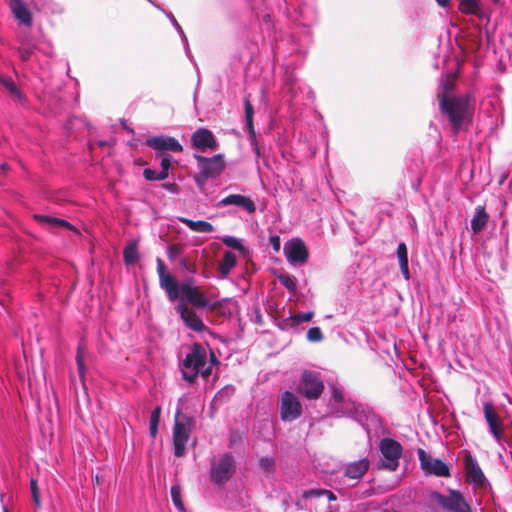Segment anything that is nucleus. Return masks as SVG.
<instances>
[{
    "label": "nucleus",
    "mask_w": 512,
    "mask_h": 512,
    "mask_svg": "<svg viewBox=\"0 0 512 512\" xmlns=\"http://www.w3.org/2000/svg\"><path fill=\"white\" fill-rule=\"evenodd\" d=\"M161 407L157 406L153 409L149 420V431L152 438H155L158 433V425L160 421Z\"/></svg>",
    "instance_id": "c756f323"
},
{
    "label": "nucleus",
    "mask_w": 512,
    "mask_h": 512,
    "mask_svg": "<svg viewBox=\"0 0 512 512\" xmlns=\"http://www.w3.org/2000/svg\"><path fill=\"white\" fill-rule=\"evenodd\" d=\"M252 145L254 146L253 149H254L256 155L259 157L260 156V149H259L258 145L256 143L255 144L252 143Z\"/></svg>",
    "instance_id": "603ef678"
},
{
    "label": "nucleus",
    "mask_w": 512,
    "mask_h": 512,
    "mask_svg": "<svg viewBox=\"0 0 512 512\" xmlns=\"http://www.w3.org/2000/svg\"><path fill=\"white\" fill-rule=\"evenodd\" d=\"M324 388V380L320 372L304 370L300 375L296 390L308 400H317L322 395Z\"/></svg>",
    "instance_id": "423d86ee"
},
{
    "label": "nucleus",
    "mask_w": 512,
    "mask_h": 512,
    "mask_svg": "<svg viewBox=\"0 0 512 512\" xmlns=\"http://www.w3.org/2000/svg\"><path fill=\"white\" fill-rule=\"evenodd\" d=\"M381 512H396L394 510H389V509H382Z\"/></svg>",
    "instance_id": "5fc2aeb1"
},
{
    "label": "nucleus",
    "mask_w": 512,
    "mask_h": 512,
    "mask_svg": "<svg viewBox=\"0 0 512 512\" xmlns=\"http://www.w3.org/2000/svg\"><path fill=\"white\" fill-rule=\"evenodd\" d=\"M280 283L290 291L296 290L295 278L289 275H283L279 277Z\"/></svg>",
    "instance_id": "ea45409f"
},
{
    "label": "nucleus",
    "mask_w": 512,
    "mask_h": 512,
    "mask_svg": "<svg viewBox=\"0 0 512 512\" xmlns=\"http://www.w3.org/2000/svg\"><path fill=\"white\" fill-rule=\"evenodd\" d=\"M2 84L13 94H16L19 96V92L17 90V87L15 83L11 79H2Z\"/></svg>",
    "instance_id": "a18cd8bd"
},
{
    "label": "nucleus",
    "mask_w": 512,
    "mask_h": 512,
    "mask_svg": "<svg viewBox=\"0 0 512 512\" xmlns=\"http://www.w3.org/2000/svg\"><path fill=\"white\" fill-rule=\"evenodd\" d=\"M440 108L450 121L455 133L459 131L469 113V100L467 97H441Z\"/></svg>",
    "instance_id": "20e7f679"
},
{
    "label": "nucleus",
    "mask_w": 512,
    "mask_h": 512,
    "mask_svg": "<svg viewBox=\"0 0 512 512\" xmlns=\"http://www.w3.org/2000/svg\"><path fill=\"white\" fill-rule=\"evenodd\" d=\"M279 411L284 422H292L301 416L302 404L293 392L285 391L280 396Z\"/></svg>",
    "instance_id": "f8f14e48"
},
{
    "label": "nucleus",
    "mask_w": 512,
    "mask_h": 512,
    "mask_svg": "<svg viewBox=\"0 0 512 512\" xmlns=\"http://www.w3.org/2000/svg\"><path fill=\"white\" fill-rule=\"evenodd\" d=\"M489 220V215L485 210L484 206H477L475 208V213L471 219V229L474 234L480 233L484 227L487 225Z\"/></svg>",
    "instance_id": "5701e85b"
},
{
    "label": "nucleus",
    "mask_w": 512,
    "mask_h": 512,
    "mask_svg": "<svg viewBox=\"0 0 512 512\" xmlns=\"http://www.w3.org/2000/svg\"><path fill=\"white\" fill-rule=\"evenodd\" d=\"M431 498L449 512H472L470 505L458 490L451 489L447 496L434 491Z\"/></svg>",
    "instance_id": "9d476101"
},
{
    "label": "nucleus",
    "mask_w": 512,
    "mask_h": 512,
    "mask_svg": "<svg viewBox=\"0 0 512 512\" xmlns=\"http://www.w3.org/2000/svg\"><path fill=\"white\" fill-rule=\"evenodd\" d=\"M230 205L240 207L249 214H254L256 212V204L254 200L241 194H230L219 201V206L225 207Z\"/></svg>",
    "instance_id": "6ab92c4d"
},
{
    "label": "nucleus",
    "mask_w": 512,
    "mask_h": 512,
    "mask_svg": "<svg viewBox=\"0 0 512 512\" xmlns=\"http://www.w3.org/2000/svg\"><path fill=\"white\" fill-rule=\"evenodd\" d=\"M123 258L126 264H134L138 260V251L135 244H131L124 249Z\"/></svg>",
    "instance_id": "2f4dec72"
},
{
    "label": "nucleus",
    "mask_w": 512,
    "mask_h": 512,
    "mask_svg": "<svg viewBox=\"0 0 512 512\" xmlns=\"http://www.w3.org/2000/svg\"><path fill=\"white\" fill-rule=\"evenodd\" d=\"M1 167H2V170H7V168H8L6 164H3Z\"/></svg>",
    "instance_id": "4d7b16f0"
},
{
    "label": "nucleus",
    "mask_w": 512,
    "mask_h": 512,
    "mask_svg": "<svg viewBox=\"0 0 512 512\" xmlns=\"http://www.w3.org/2000/svg\"><path fill=\"white\" fill-rule=\"evenodd\" d=\"M478 8V0H459V9L463 13L475 14Z\"/></svg>",
    "instance_id": "7c9ffc66"
},
{
    "label": "nucleus",
    "mask_w": 512,
    "mask_h": 512,
    "mask_svg": "<svg viewBox=\"0 0 512 512\" xmlns=\"http://www.w3.org/2000/svg\"><path fill=\"white\" fill-rule=\"evenodd\" d=\"M401 272L406 280L410 278L408 262L400 263Z\"/></svg>",
    "instance_id": "de8ad7c7"
},
{
    "label": "nucleus",
    "mask_w": 512,
    "mask_h": 512,
    "mask_svg": "<svg viewBox=\"0 0 512 512\" xmlns=\"http://www.w3.org/2000/svg\"><path fill=\"white\" fill-rule=\"evenodd\" d=\"M197 161L198 174L195 176V183L203 191L206 180L219 177L225 170L226 164L223 154H215L212 157H205L198 153L193 154Z\"/></svg>",
    "instance_id": "7ed1b4c3"
},
{
    "label": "nucleus",
    "mask_w": 512,
    "mask_h": 512,
    "mask_svg": "<svg viewBox=\"0 0 512 512\" xmlns=\"http://www.w3.org/2000/svg\"><path fill=\"white\" fill-rule=\"evenodd\" d=\"M493 2H498L499 0H492Z\"/></svg>",
    "instance_id": "bf43d9fd"
},
{
    "label": "nucleus",
    "mask_w": 512,
    "mask_h": 512,
    "mask_svg": "<svg viewBox=\"0 0 512 512\" xmlns=\"http://www.w3.org/2000/svg\"><path fill=\"white\" fill-rule=\"evenodd\" d=\"M179 414L177 411L173 427V451L176 457H183L191 434L192 420L188 417L179 419Z\"/></svg>",
    "instance_id": "6e6552de"
},
{
    "label": "nucleus",
    "mask_w": 512,
    "mask_h": 512,
    "mask_svg": "<svg viewBox=\"0 0 512 512\" xmlns=\"http://www.w3.org/2000/svg\"><path fill=\"white\" fill-rule=\"evenodd\" d=\"M163 188L173 194H177L179 192V186L176 183H165L163 184Z\"/></svg>",
    "instance_id": "49530a36"
},
{
    "label": "nucleus",
    "mask_w": 512,
    "mask_h": 512,
    "mask_svg": "<svg viewBox=\"0 0 512 512\" xmlns=\"http://www.w3.org/2000/svg\"><path fill=\"white\" fill-rule=\"evenodd\" d=\"M146 145L154 149L158 155L165 154V151L180 153L183 150L181 143L174 137L160 135L146 139Z\"/></svg>",
    "instance_id": "f3484780"
},
{
    "label": "nucleus",
    "mask_w": 512,
    "mask_h": 512,
    "mask_svg": "<svg viewBox=\"0 0 512 512\" xmlns=\"http://www.w3.org/2000/svg\"><path fill=\"white\" fill-rule=\"evenodd\" d=\"M284 255L287 261L293 266H302L309 257V251L301 238H292L284 245Z\"/></svg>",
    "instance_id": "4468645a"
},
{
    "label": "nucleus",
    "mask_w": 512,
    "mask_h": 512,
    "mask_svg": "<svg viewBox=\"0 0 512 512\" xmlns=\"http://www.w3.org/2000/svg\"><path fill=\"white\" fill-rule=\"evenodd\" d=\"M171 497H172V501H173V504L175 505V507L180 512H184L185 508H184V504L181 499V488L179 485H173L171 487Z\"/></svg>",
    "instance_id": "473e14b6"
},
{
    "label": "nucleus",
    "mask_w": 512,
    "mask_h": 512,
    "mask_svg": "<svg viewBox=\"0 0 512 512\" xmlns=\"http://www.w3.org/2000/svg\"><path fill=\"white\" fill-rule=\"evenodd\" d=\"M3 512H8V509L4 507V510H3Z\"/></svg>",
    "instance_id": "13d9d810"
},
{
    "label": "nucleus",
    "mask_w": 512,
    "mask_h": 512,
    "mask_svg": "<svg viewBox=\"0 0 512 512\" xmlns=\"http://www.w3.org/2000/svg\"><path fill=\"white\" fill-rule=\"evenodd\" d=\"M30 489L35 506L40 507V492L38 489L37 481L35 479L30 480Z\"/></svg>",
    "instance_id": "58836bf2"
},
{
    "label": "nucleus",
    "mask_w": 512,
    "mask_h": 512,
    "mask_svg": "<svg viewBox=\"0 0 512 512\" xmlns=\"http://www.w3.org/2000/svg\"><path fill=\"white\" fill-rule=\"evenodd\" d=\"M85 351H86L85 344L83 342H80L77 347L76 364H77L79 376L82 381H84V378H85V363H84Z\"/></svg>",
    "instance_id": "cd10ccee"
},
{
    "label": "nucleus",
    "mask_w": 512,
    "mask_h": 512,
    "mask_svg": "<svg viewBox=\"0 0 512 512\" xmlns=\"http://www.w3.org/2000/svg\"><path fill=\"white\" fill-rule=\"evenodd\" d=\"M237 464L231 453L214 456L210 460V479L214 484L227 483L236 473Z\"/></svg>",
    "instance_id": "39448f33"
},
{
    "label": "nucleus",
    "mask_w": 512,
    "mask_h": 512,
    "mask_svg": "<svg viewBox=\"0 0 512 512\" xmlns=\"http://www.w3.org/2000/svg\"><path fill=\"white\" fill-rule=\"evenodd\" d=\"M321 496H326L329 501H335L337 499L336 495L332 491L327 489H310L304 491L302 494V497L304 499Z\"/></svg>",
    "instance_id": "c85d7f7f"
},
{
    "label": "nucleus",
    "mask_w": 512,
    "mask_h": 512,
    "mask_svg": "<svg viewBox=\"0 0 512 512\" xmlns=\"http://www.w3.org/2000/svg\"><path fill=\"white\" fill-rule=\"evenodd\" d=\"M180 292L181 296L196 308L215 310L221 306L220 301H211L209 297L201 293L198 286L192 285L190 282L180 284Z\"/></svg>",
    "instance_id": "1a4fd4ad"
},
{
    "label": "nucleus",
    "mask_w": 512,
    "mask_h": 512,
    "mask_svg": "<svg viewBox=\"0 0 512 512\" xmlns=\"http://www.w3.org/2000/svg\"><path fill=\"white\" fill-rule=\"evenodd\" d=\"M259 465L264 472L270 473L275 470V460L272 456H263L259 460Z\"/></svg>",
    "instance_id": "f704fd0d"
},
{
    "label": "nucleus",
    "mask_w": 512,
    "mask_h": 512,
    "mask_svg": "<svg viewBox=\"0 0 512 512\" xmlns=\"http://www.w3.org/2000/svg\"><path fill=\"white\" fill-rule=\"evenodd\" d=\"M159 285L166 292L169 300L175 301L180 295V285L176 279L166 272V266L161 258L156 259Z\"/></svg>",
    "instance_id": "2eb2a0df"
},
{
    "label": "nucleus",
    "mask_w": 512,
    "mask_h": 512,
    "mask_svg": "<svg viewBox=\"0 0 512 512\" xmlns=\"http://www.w3.org/2000/svg\"><path fill=\"white\" fill-rule=\"evenodd\" d=\"M179 221L186 225L191 231L197 233H211L214 227L210 222L204 220H192L186 217H179Z\"/></svg>",
    "instance_id": "b1692460"
},
{
    "label": "nucleus",
    "mask_w": 512,
    "mask_h": 512,
    "mask_svg": "<svg viewBox=\"0 0 512 512\" xmlns=\"http://www.w3.org/2000/svg\"><path fill=\"white\" fill-rule=\"evenodd\" d=\"M464 468L468 480L474 485H482L486 478L482 469L480 468L477 460L471 455L467 454L464 457Z\"/></svg>",
    "instance_id": "aec40b11"
},
{
    "label": "nucleus",
    "mask_w": 512,
    "mask_h": 512,
    "mask_svg": "<svg viewBox=\"0 0 512 512\" xmlns=\"http://www.w3.org/2000/svg\"><path fill=\"white\" fill-rule=\"evenodd\" d=\"M313 312H305V313H298L292 316V321L294 324H300L302 322H308L312 319Z\"/></svg>",
    "instance_id": "37998d69"
},
{
    "label": "nucleus",
    "mask_w": 512,
    "mask_h": 512,
    "mask_svg": "<svg viewBox=\"0 0 512 512\" xmlns=\"http://www.w3.org/2000/svg\"><path fill=\"white\" fill-rule=\"evenodd\" d=\"M193 149L202 153L213 152L218 149V141L214 134L207 128H198L191 136Z\"/></svg>",
    "instance_id": "dca6fc26"
},
{
    "label": "nucleus",
    "mask_w": 512,
    "mask_h": 512,
    "mask_svg": "<svg viewBox=\"0 0 512 512\" xmlns=\"http://www.w3.org/2000/svg\"><path fill=\"white\" fill-rule=\"evenodd\" d=\"M327 512H338V510L337 509H332L331 507H329Z\"/></svg>",
    "instance_id": "864d4df0"
},
{
    "label": "nucleus",
    "mask_w": 512,
    "mask_h": 512,
    "mask_svg": "<svg viewBox=\"0 0 512 512\" xmlns=\"http://www.w3.org/2000/svg\"><path fill=\"white\" fill-rule=\"evenodd\" d=\"M99 144H100L101 146H104V145H107V142H106V141H100V142H99Z\"/></svg>",
    "instance_id": "6e6d98bb"
},
{
    "label": "nucleus",
    "mask_w": 512,
    "mask_h": 512,
    "mask_svg": "<svg viewBox=\"0 0 512 512\" xmlns=\"http://www.w3.org/2000/svg\"><path fill=\"white\" fill-rule=\"evenodd\" d=\"M322 332L319 327H311L307 332V339L310 342H319L322 340Z\"/></svg>",
    "instance_id": "a19ab883"
},
{
    "label": "nucleus",
    "mask_w": 512,
    "mask_h": 512,
    "mask_svg": "<svg viewBox=\"0 0 512 512\" xmlns=\"http://www.w3.org/2000/svg\"><path fill=\"white\" fill-rule=\"evenodd\" d=\"M159 156L161 157V163H160L161 171L160 172L165 173L166 177L168 178L169 170L171 168L173 158L169 154H162V155H159Z\"/></svg>",
    "instance_id": "4c0bfd02"
},
{
    "label": "nucleus",
    "mask_w": 512,
    "mask_h": 512,
    "mask_svg": "<svg viewBox=\"0 0 512 512\" xmlns=\"http://www.w3.org/2000/svg\"><path fill=\"white\" fill-rule=\"evenodd\" d=\"M181 371L183 378L190 383H193L199 374L207 378L211 374V364L207 361L206 349L200 344H194L182 361Z\"/></svg>",
    "instance_id": "f03ea898"
},
{
    "label": "nucleus",
    "mask_w": 512,
    "mask_h": 512,
    "mask_svg": "<svg viewBox=\"0 0 512 512\" xmlns=\"http://www.w3.org/2000/svg\"><path fill=\"white\" fill-rule=\"evenodd\" d=\"M236 265V255L230 251L225 252L220 264L219 270L221 276L226 277Z\"/></svg>",
    "instance_id": "393cba45"
},
{
    "label": "nucleus",
    "mask_w": 512,
    "mask_h": 512,
    "mask_svg": "<svg viewBox=\"0 0 512 512\" xmlns=\"http://www.w3.org/2000/svg\"><path fill=\"white\" fill-rule=\"evenodd\" d=\"M370 462L367 458L347 463L344 469V475L350 479L358 480L368 471Z\"/></svg>",
    "instance_id": "4be33fe9"
},
{
    "label": "nucleus",
    "mask_w": 512,
    "mask_h": 512,
    "mask_svg": "<svg viewBox=\"0 0 512 512\" xmlns=\"http://www.w3.org/2000/svg\"><path fill=\"white\" fill-rule=\"evenodd\" d=\"M222 242L230 248L236 249V250H242L244 247L242 245V242L240 239L233 237V236H225L222 238Z\"/></svg>",
    "instance_id": "e433bc0d"
},
{
    "label": "nucleus",
    "mask_w": 512,
    "mask_h": 512,
    "mask_svg": "<svg viewBox=\"0 0 512 512\" xmlns=\"http://www.w3.org/2000/svg\"><path fill=\"white\" fill-rule=\"evenodd\" d=\"M483 414L485 421L488 425L489 434L493 437L495 442L502 444L505 441L504 435V421L495 409L492 402H484Z\"/></svg>",
    "instance_id": "9b49d317"
},
{
    "label": "nucleus",
    "mask_w": 512,
    "mask_h": 512,
    "mask_svg": "<svg viewBox=\"0 0 512 512\" xmlns=\"http://www.w3.org/2000/svg\"><path fill=\"white\" fill-rule=\"evenodd\" d=\"M452 89V84L448 81H446L444 84H443V94H442V97L445 96L447 97V93Z\"/></svg>",
    "instance_id": "09e8293b"
},
{
    "label": "nucleus",
    "mask_w": 512,
    "mask_h": 512,
    "mask_svg": "<svg viewBox=\"0 0 512 512\" xmlns=\"http://www.w3.org/2000/svg\"><path fill=\"white\" fill-rule=\"evenodd\" d=\"M14 17L23 25H32V15L22 0H5Z\"/></svg>",
    "instance_id": "412c9836"
},
{
    "label": "nucleus",
    "mask_w": 512,
    "mask_h": 512,
    "mask_svg": "<svg viewBox=\"0 0 512 512\" xmlns=\"http://www.w3.org/2000/svg\"><path fill=\"white\" fill-rule=\"evenodd\" d=\"M420 468L425 475H434L437 477L450 476L449 466L441 459L433 458L424 449L417 450Z\"/></svg>",
    "instance_id": "ddd939ff"
},
{
    "label": "nucleus",
    "mask_w": 512,
    "mask_h": 512,
    "mask_svg": "<svg viewBox=\"0 0 512 512\" xmlns=\"http://www.w3.org/2000/svg\"><path fill=\"white\" fill-rule=\"evenodd\" d=\"M143 176L148 181H155V180L162 181L167 178L165 173L156 172L155 170H153L151 168L144 169Z\"/></svg>",
    "instance_id": "c9c22d12"
},
{
    "label": "nucleus",
    "mask_w": 512,
    "mask_h": 512,
    "mask_svg": "<svg viewBox=\"0 0 512 512\" xmlns=\"http://www.w3.org/2000/svg\"><path fill=\"white\" fill-rule=\"evenodd\" d=\"M269 243L272 246L273 250L278 252L281 248V239L278 235H271L269 237Z\"/></svg>",
    "instance_id": "c03bdc74"
},
{
    "label": "nucleus",
    "mask_w": 512,
    "mask_h": 512,
    "mask_svg": "<svg viewBox=\"0 0 512 512\" xmlns=\"http://www.w3.org/2000/svg\"><path fill=\"white\" fill-rule=\"evenodd\" d=\"M396 253H397V257L399 259V264L408 262V253H407V247H406L405 243L401 242L398 244Z\"/></svg>",
    "instance_id": "79ce46f5"
},
{
    "label": "nucleus",
    "mask_w": 512,
    "mask_h": 512,
    "mask_svg": "<svg viewBox=\"0 0 512 512\" xmlns=\"http://www.w3.org/2000/svg\"><path fill=\"white\" fill-rule=\"evenodd\" d=\"M175 309L180 315V318L184 322L185 326L190 330L197 333H202L207 330V327L201 317L187 305L179 303Z\"/></svg>",
    "instance_id": "a211bd4d"
},
{
    "label": "nucleus",
    "mask_w": 512,
    "mask_h": 512,
    "mask_svg": "<svg viewBox=\"0 0 512 512\" xmlns=\"http://www.w3.org/2000/svg\"><path fill=\"white\" fill-rule=\"evenodd\" d=\"M439 6H441L442 8H447L449 7V4H450V0H435Z\"/></svg>",
    "instance_id": "8fccbe9b"
},
{
    "label": "nucleus",
    "mask_w": 512,
    "mask_h": 512,
    "mask_svg": "<svg viewBox=\"0 0 512 512\" xmlns=\"http://www.w3.org/2000/svg\"><path fill=\"white\" fill-rule=\"evenodd\" d=\"M330 407L337 417L347 416L357 421L369 433L368 422L376 419L374 413L361 404L345 399L344 390L340 386L331 389Z\"/></svg>",
    "instance_id": "f257e3e1"
},
{
    "label": "nucleus",
    "mask_w": 512,
    "mask_h": 512,
    "mask_svg": "<svg viewBox=\"0 0 512 512\" xmlns=\"http://www.w3.org/2000/svg\"><path fill=\"white\" fill-rule=\"evenodd\" d=\"M244 107H245V118H246V126L249 132L250 137L252 140H255V130L253 125V106L250 103V100L248 97L244 100Z\"/></svg>",
    "instance_id": "a878e982"
},
{
    "label": "nucleus",
    "mask_w": 512,
    "mask_h": 512,
    "mask_svg": "<svg viewBox=\"0 0 512 512\" xmlns=\"http://www.w3.org/2000/svg\"><path fill=\"white\" fill-rule=\"evenodd\" d=\"M379 450L381 453L379 467L396 471L403 453L402 445L392 438H383L379 442Z\"/></svg>",
    "instance_id": "0eeeda50"
},
{
    "label": "nucleus",
    "mask_w": 512,
    "mask_h": 512,
    "mask_svg": "<svg viewBox=\"0 0 512 512\" xmlns=\"http://www.w3.org/2000/svg\"><path fill=\"white\" fill-rule=\"evenodd\" d=\"M34 218L38 222H40L42 224H46L48 226L72 228L70 223L67 222L64 219L50 217V216H45V215H34Z\"/></svg>",
    "instance_id": "bb28decb"
},
{
    "label": "nucleus",
    "mask_w": 512,
    "mask_h": 512,
    "mask_svg": "<svg viewBox=\"0 0 512 512\" xmlns=\"http://www.w3.org/2000/svg\"><path fill=\"white\" fill-rule=\"evenodd\" d=\"M165 14L169 18L171 24L174 26L176 31L181 36L182 41H183V43L185 45L186 53H188L189 52L188 39H187V37H186L182 27L179 25V23L177 22V20L175 19V17L171 13L165 12Z\"/></svg>",
    "instance_id": "72a5a7b5"
},
{
    "label": "nucleus",
    "mask_w": 512,
    "mask_h": 512,
    "mask_svg": "<svg viewBox=\"0 0 512 512\" xmlns=\"http://www.w3.org/2000/svg\"><path fill=\"white\" fill-rule=\"evenodd\" d=\"M20 53H21L22 60L26 61L30 58V51L21 50Z\"/></svg>",
    "instance_id": "3c124183"
}]
</instances>
